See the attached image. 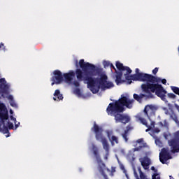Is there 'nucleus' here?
Segmentation results:
<instances>
[{
	"label": "nucleus",
	"mask_w": 179,
	"mask_h": 179,
	"mask_svg": "<svg viewBox=\"0 0 179 179\" xmlns=\"http://www.w3.org/2000/svg\"><path fill=\"white\" fill-rule=\"evenodd\" d=\"M133 97L134 100H136V101H138V103H142V99L143 97H148V95L145 94H140L139 95L137 94H134Z\"/></svg>",
	"instance_id": "17"
},
{
	"label": "nucleus",
	"mask_w": 179,
	"mask_h": 179,
	"mask_svg": "<svg viewBox=\"0 0 179 179\" xmlns=\"http://www.w3.org/2000/svg\"><path fill=\"white\" fill-rule=\"evenodd\" d=\"M115 78L116 85H120V83H122V82H124L122 81V71L117 72Z\"/></svg>",
	"instance_id": "18"
},
{
	"label": "nucleus",
	"mask_w": 179,
	"mask_h": 179,
	"mask_svg": "<svg viewBox=\"0 0 179 179\" xmlns=\"http://www.w3.org/2000/svg\"><path fill=\"white\" fill-rule=\"evenodd\" d=\"M74 93H76V94H80V89L76 88V89L74 90Z\"/></svg>",
	"instance_id": "31"
},
{
	"label": "nucleus",
	"mask_w": 179,
	"mask_h": 179,
	"mask_svg": "<svg viewBox=\"0 0 179 179\" xmlns=\"http://www.w3.org/2000/svg\"><path fill=\"white\" fill-rule=\"evenodd\" d=\"M129 75V73H126V74H124V76L126 78V80L128 81V83L129 85H131V83H132V80H134V79L132 78V75L131 76H128Z\"/></svg>",
	"instance_id": "22"
},
{
	"label": "nucleus",
	"mask_w": 179,
	"mask_h": 179,
	"mask_svg": "<svg viewBox=\"0 0 179 179\" xmlns=\"http://www.w3.org/2000/svg\"><path fill=\"white\" fill-rule=\"evenodd\" d=\"M159 124L162 127H163V122H160Z\"/></svg>",
	"instance_id": "44"
},
{
	"label": "nucleus",
	"mask_w": 179,
	"mask_h": 179,
	"mask_svg": "<svg viewBox=\"0 0 179 179\" xmlns=\"http://www.w3.org/2000/svg\"><path fill=\"white\" fill-rule=\"evenodd\" d=\"M160 80H162L157 77L156 81L143 83L141 90L143 93L147 94L148 99H153V94L152 93H155L156 96L160 97L162 101L167 102V99H166L167 91L164 90L162 85L159 84Z\"/></svg>",
	"instance_id": "3"
},
{
	"label": "nucleus",
	"mask_w": 179,
	"mask_h": 179,
	"mask_svg": "<svg viewBox=\"0 0 179 179\" xmlns=\"http://www.w3.org/2000/svg\"><path fill=\"white\" fill-rule=\"evenodd\" d=\"M131 78L134 81L146 82V83L156 82V80H157V77L152 74L140 73L139 69H136V74L131 75Z\"/></svg>",
	"instance_id": "6"
},
{
	"label": "nucleus",
	"mask_w": 179,
	"mask_h": 179,
	"mask_svg": "<svg viewBox=\"0 0 179 179\" xmlns=\"http://www.w3.org/2000/svg\"><path fill=\"white\" fill-rule=\"evenodd\" d=\"M76 66L77 69L76 73L78 82H85L87 83L88 89L96 94L99 93L100 89H111L114 87V84L111 82H107L108 77L106 74H101L100 78H93V73L96 71V66L89 62H85V59H81L78 62L76 60Z\"/></svg>",
	"instance_id": "1"
},
{
	"label": "nucleus",
	"mask_w": 179,
	"mask_h": 179,
	"mask_svg": "<svg viewBox=\"0 0 179 179\" xmlns=\"http://www.w3.org/2000/svg\"><path fill=\"white\" fill-rule=\"evenodd\" d=\"M156 110H157V108L153 105H147L144 108V114L148 117V118H150L149 115H152V114H155L156 113Z\"/></svg>",
	"instance_id": "11"
},
{
	"label": "nucleus",
	"mask_w": 179,
	"mask_h": 179,
	"mask_svg": "<svg viewBox=\"0 0 179 179\" xmlns=\"http://www.w3.org/2000/svg\"><path fill=\"white\" fill-rule=\"evenodd\" d=\"M168 145L171 148V153H179V131H177L173 138L168 141Z\"/></svg>",
	"instance_id": "8"
},
{
	"label": "nucleus",
	"mask_w": 179,
	"mask_h": 179,
	"mask_svg": "<svg viewBox=\"0 0 179 179\" xmlns=\"http://www.w3.org/2000/svg\"><path fill=\"white\" fill-rule=\"evenodd\" d=\"M143 142V138H140L137 140V143H142Z\"/></svg>",
	"instance_id": "39"
},
{
	"label": "nucleus",
	"mask_w": 179,
	"mask_h": 179,
	"mask_svg": "<svg viewBox=\"0 0 179 179\" xmlns=\"http://www.w3.org/2000/svg\"><path fill=\"white\" fill-rule=\"evenodd\" d=\"M54 76L52 77V86H54L55 85H59V83H62L64 82V76L62 75V72L59 70H55L53 71Z\"/></svg>",
	"instance_id": "9"
},
{
	"label": "nucleus",
	"mask_w": 179,
	"mask_h": 179,
	"mask_svg": "<svg viewBox=\"0 0 179 179\" xmlns=\"http://www.w3.org/2000/svg\"><path fill=\"white\" fill-rule=\"evenodd\" d=\"M0 90H1L3 94H9V85L6 84L5 78L0 79Z\"/></svg>",
	"instance_id": "12"
},
{
	"label": "nucleus",
	"mask_w": 179,
	"mask_h": 179,
	"mask_svg": "<svg viewBox=\"0 0 179 179\" xmlns=\"http://www.w3.org/2000/svg\"><path fill=\"white\" fill-rule=\"evenodd\" d=\"M128 132H129V129L127 127V129L124 130V132L122 134V136L123 139H124L125 142H128Z\"/></svg>",
	"instance_id": "21"
},
{
	"label": "nucleus",
	"mask_w": 179,
	"mask_h": 179,
	"mask_svg": "<svg viewBox=\"0 0 179 179\" xmlns=\"http://www.w3.org/2000/svg\"><path fill=\"white\" fill-rule=\"evenodd\" d=\"M75 74L76 75V71L71 70L69 73H65L63 74V76L67 83H71L73 80V78H75Z\"/></svg>",
	"instance_id": "15"
},
{
	"label": "nucleus",
	"mask_w": 179,
	"mask_h": 179,
	"mask_svg": "<svg viewBox=\"0 0 179 179\" xmlns=\"http://www.w3.org/2000/svg\"><path fill=\"white\" fill-rule=\"evenodd\" d=\"M137 120H138V121H140V122H141V124H143V125H145V127H148V122L146 121V119L142 117L141 115H138L136 116Z\"/></svg>",
	"instance_id": "20"
},
{
	"label": "nucleus",
	"mask_w": 179,
	"mask_h": 179,
	"mask_svg": "<svg viewBox=\"0 0 179 179\" xmlns=\"http://www.w3.org/2000/svg\"><path fill=\"white\" fill-rule=\"evenodd\" d=\"M106 170H107L108 171H110V169H106Z\"/></svg>",
	"instance_id": "49"
},
{
	"label": "nucleus",
	"mask_w": 179,
	"mask_h": 179,
	"mask_svg": "<svg viewBox=\"0 0 179 179\" xmlns=\"http://www.w3.org/2000/svg\"><path fill=\"white\" fill-rule=\"evenodd\" d=\"M10 114H13V111L12 110H10Z\"/></svg>",
	"instance_id": "47"
},
{
	"label": "nucleus",
	"mask_w": 179,
	"mask_h": 179,
	"mask_svg": "<svg viewBox=\"0 0 179 179\" xmlns=\"http://www.w3.org/2000/svg\"><path fill=\"white\" fill-rule=\"evenodd\" d=\"M116 68L120 71V72H124V71H127V73H132V70L128 66H124V64L119 61L116 62Z\"/></svg>",
	"instance_id": "14"
},
{
	"label": "nucleus",
	"mask_w": 179,
	"mask_h": 179,
	"mask_svg": "<svg viewBox=\"0 0 179 179\" xmlns=\"http://www.w3.org/2000/svg\"><path fill=\"white\" fill-rule=\"evenodd\" d=\"M141 166L143 167L144 170H148L149 166L151 164L150 159L148 157H144L141 161Z\"/></svg>",
	"instance_id": "16"
},
{
	"label": "nucleus",
	"mask_w": 179,
	"mask_h": 179,
	"mask_svg": "<svg viewBox=\"0 0 179 179\" xmlns=\"http://www.w3.org/2000/svg\"><path fill=\"white\" fill-rule=\"evenodd\" d=\"M162 83L163 85H166V83H167V80H166V79H162Z\"/></svg>",
	"instance_id": "37"
},
{
	"label": "nucleus",
	"mask_w": 179,
	"mask_h": 179,
	"mask_svg": "<svg viewBox=\"0 0 179 179\" xmlns=\"http://www.w3.org/2000/svg\"><path fill=\"white\" fill-rule=\"evenodd\" d=\"M136 176V179H139V178L138 177V174H136V173H135Z\"/></svg>",
	"instance_id": "46"
},
{
	"label": "nucleus",
	"mask_w": 179,
	"mask_h": 179,
	"mask_svg": "<svg viewBox=\"0 0 179 179\" xmlns=\"http://www.w3.org/2000/svg\"><path fill=\"white\" fill-rule=\"evenodd\" d=\"M8 120H9L8 109L4 103H0V132L3 134H8L6 138L10 136L9 129L5 125V122L8 121Z\"/></svg>",
	"instance_id": "4"
},
{
	"label": "nucleus",
	"mask_w": 179,
	"mask_h": 179,
	"mask_svg": "<svg viewBox=\"0 0 179 179\" xmlns=\"http://www.w3.org/2000/svg\"><path fill=\"white\" fill-rule=\"evenodd\" d=\"M170 179H171V178H170Z\"/></svg>",
	"instance_id": "51"
},
{
	"label": "nucleus",
	"mask_w": 179,
	"mask_h": 179,
	"mask_svg": "<svg viewBox=\"0 0 179 179\" xmlns=\"http://www.w3.org/2000/svg\"><path fill=\"white\" fill-rule=\"evenodd\" d=\"M10 106L11 107H17V105L16 104V103L15 102V101H12L10 102Z\"/></svg>",
	"instance_id": "32"
},
{
	"label": "nucleus",
	"mask_w": 179,
	"mask_h": 179,
	"mask_svg": "<svg viewBox=\"0 0 179 179\" xmlns=\"http://www.w3.org/2000/svg\"><path fill=\"white\" fill-rule=\"evenodd\" d=\"M135 150H138V148H135Z\"/></svg>",
	"instance_id": "50"
},
{
	"label": "nucleus",
	"mask_w": 179,
	"mask_h": 179,
	"mask_svg": "<svg viewBox=\"0 0 179 179\" xmlns=\"http://www.w3.org/2000/svg\"><path fill=\"white\" fill-rule=\"evenodd\" d=\"M107 137L108 138L111 145L114 146V145H118L120 143V141H118V138L115 136L113 135V131H106Z\"/></svg>",
	"instance_id": "13"
},
{
	"label": "nucleus",
	"mask_w": 179,
	"mask_h": 179,
	"mask_svg": "<svg viewBox=\"0 0 179 179\" xmlns=\"http://www.w3.org/2000/svg\"><path fill=\"white\" fill-rule=\"evenodd\" d=\"M54 96L57 98V101H59L60 100H62L64 99V96L62 94H61L59 90H56L55 91Z\"/></svg>",
	"instance_id": "19"
},
{
	"label": "nucleus",
	"mask_w": 179,
	"mask_h": 179,
	"mask_svg": "<svg viewBox=\"0 0 179 179\" xmlns=\"http://www.w3.org/2000/svg\"><path fill=\"white\" fill-rule=\"evenodd\" d=\"M10 118L12 121H14L15 124H16V119L13 115L10 116Z\"/></svg>",
	"instance_id": "35"
},
{
	"label": "nucleus",
	"mask_w": 179,
	"mask_h": 179,
	"mask_svg": "<svg viewBox=\"0 0 179 179\" xmlns=\"http://www.w3.org/2000/svg\"><path fill=\"white\" fill-rule=\"evenodd\" d=\"M9 99H13V97L12 96H9Z\"/></svg>",
	"instance_id": "45"
},
{
	"label": "nucleus",
	"mask_w": 179,
	"mask_h": 179,
	"mask_svg": "<svg viewBox=\"0 0 179 179\" xmlns=\"http://www.w3.org/2000/svg\"><path fill=\"white\" fill-rule=\"evenodd\" d=\"M139 171H140V178L141 179H145V173H143V172H142L141 169H139Z\"/></svg>",
	"instance_id": "28"
},
{
	"label": "nucleus",
	"mask_w": 179,
	"mask_h": 179,
	"mask_svg": "<svg viewBox=\"0 0 179 179\" xmlns=\"http://www.w3.org/2000/svg\"><path fill=\"white\" fill-rule=\"evenodd\" d=\"M152 179H160V176H159V174L155 173V174L152 176Z\"/></svg>",
	"instance_id": "29"
},
{
	"label": "nucleus",
	"mask_w": 179,
	"mask_h": 179,
	"mask_svg": "<svg viewBox=\"0 0 179 179\" xmlns=\"http://www.w3.org/2000/svg\"><path fill=\"white\" fill-rule=\"evenodd\" d=\"M8 129H13L14 127H13V123L10 122H8Z\"/></svg>",
	"instance_id": "26"
},
{
	"label": "nucleus",
	"mask_w": 179,
	"mask_h": 179,
	"mask_svg": "<svg viewBox=\"0 0 179 179\" xmlns=\"http://www.w3.org/2000/svg\"><path fill=\"white\" fill-rule=\"evenodd\" d=\"M53 100H55V101H57V98L56 97H53Z\"/></svg>",
	"instance_id": "43"
},
{
	"label": "nucleus",
	"mask_w": 179,
	"mask_h": 179,
	"mask_svg": "<svg viewBox=\"0 0 179 179\" xmlns=\"http://www.w3.org/2000/svg\"><path fill=\"white\" fill-rule=\"evenodd\" d=\"M2 47H3V43H1L0 44V48H2Z\"/></svg>",
	"instance_id": "41"
},
{
	"label": "nucleus",
	"mask_w": 179,
	"mask_h": 179,
	"mask_svg": "<svg viewBox=\"0 0 179 179\" xmlns=\"http://www.w3.org/2000/svg\"><path fill=\"white\" fill-rule=\"evenodd\" d=\"M111 64V63L108 61H103V66L104 68H108V66H110V65Z\"/></svg>",
	"instance_id": "25"
},
{
	"label": "nucleus",
	"mask_w": 179,
	"mask_h": 179,
	"mask_svg": "<svg viewBox=\"0 0 179 179\" xmlns=\"http://www.w3.org/2000/svg\"><path fill=\"white\" fill-rule=\"evenodd\" d=\"M167 96H168L169 99H176V97H177V96L176 94H174L173 93H168Z\"/></svg>",
	"instance_id": "24"
},
{
	"label": "nucleus",
	"mask_w": 179,
	"mask_h": 179,
	"mask_svg": "<svg viewBox=\"0 0 179 179\" xmlns=\"http://www.w3.org/2000/svg\"><path fill=\"white\" fill-rule=\"evenodd\" d=\"M73 85H74L76 87H79V86H80V83H79V81L78 80H74Z\"/></svg>",
	"instance_id": "27"
},
{
	"label": "nucleus",
	"mask_w": 179,
	"mask_h": 179,
	"mask_svg": "<svg viewBox=\"0 0 179 179\" xmlns=\"http://www.w3.org/2000/svg\"><path fill=\"white\" fill-rule=\"evenodd\" d=\"M154 134H159L160 132V129L159 128H156L153 129Z\"/></svg>",
	"instance_id": "33"
},
{
	"label": "nucleus",
	"mask_w": 179,
	"mask_h": 179,
	"mask_svg": "<svg viewBox=\"0 0 179 179\" xmlns=\"http://www.w3.org/2000/svg\"><path fill=\"white\" fill-rule=\"evenodd\" d=\"M109 66L111 69H114V71H117V69H115V66H114L113 63H110V65Z\"/></svg>",
	"instance_id": "34"
},
{
	"label": "nucleus",
	"mask_w": 179,
	"mask_h": 179,
	"mask_svg": "<svg viewBox=\"0 0 179 179\" xmlns=\"http://www.w3.org/2000/svg\"><path fill=\"white\" fill-rule=\"evenodd\" d=\"M134 103H135L134 99H129L128 97L123 96L117 101L110 103L106 108V113L108 115L115 117L116 123L128 124L131 121V118L127 115L121 114V113H124L125 110L124 107L129 109L132 108Z\"/></svg>",
	"instance_id": "2"
},
{
	"label": "nucleus",
	"mask_w": 179,
	"mask_h": 179,
	"mask_svg": "<svg viewBox=\"0 0 179 179\" xmlns=\"http://www.w3.org/2000/svg\"><path fill=\"white\" fill-rule=\"evenodd\" d=\"M157 72H159V68H157V67L155 68V69L152 70L153 75H156V73H157Z\"/></svg>",
	"instance_id": "30"
},
{
	"label": "nucleus",
	"mask_w": 179,
	"mask_h": 179,
	"mask_svg": "<svg viewBox=\"0 0 179 179\" xmlns=\"http://www.w3.org/2000/svg\"><path fill=\"white\" fill-rule=\"evenodd\" d=\"M91 129L94 132L96 141H101L104 150L108 153L110 151V144H108L107 138L103 136V128L99 127L97 124H96V122H94V126Z\"/></svg>",
	"instance_id": "5"
},
{
	"label": "nucleus",
	"mask_w": 179,
	"mask_h": 179,
	"mask_svg": "<svg viewBox=\"0 0 179 179\" xmlns=\"http://www.w3.org/2000/svg\"><path fill=\"white\" fill-rule=\"evenodd\" d=\"M19 125H20V122H18L17 124H15V129H17L19 128Z\"/></svg>",
	"instance_id": "38"
},
{
	"label": "nucleus",
	"mask_w": 179,
	"mask_h": 179,
	"mask_svg": "<svg viewBox=\"0 0 179 179\" xmlns=\"http://www.w3.org/2000/svg\"><path fill=\"white\" fill-rule=\"evenodd\" d=\"M111 171L112 173H115V167H112Z\"/></svg>",
	"instance_id": "40"
},
{
	"label": "nucleus",
	"mask_w": 179,
	"mask_h": 179,
	"mask_svg": "<svg viewBox=\"0 0 179 179\" xmlns=\"http://www.w3.org/2000/svg\"><path fill=\"white\" fill-rule=\"evenodd\" d=\"M167 136H169V135H165L164 136L165 139H168Z\"/></svg>",
	"instance_id": "42"
},
{
	"label": "nucleus",
	"mask_w": 179,
	"mask_h": 179,
	"mask_svg": "<svg viewBox=\"0 0 179 179\" xmlns=\"http://www.w3.org/2000/svg\"><path fill=\"white\" fill-rule=\"evenodd\" d=\"M158 142H160V141H155V143H157Z\"/></svg>",
	"instance_id": "48"
},
{
	"label": "nucleus",
	"mask_w": 179,
	"mask_h": 179,
	"mask_svg": "<svg viewBox=\"0 0 179 179\" xmlns=\"http://www.w3.org/2000/svg\"><path fill=\"white\" fill-rule=\"evenodd\" d=\"M151 170H152V171H155V173H157V169H156V168H155V166H152V167H151Z\"/></svg>",
	"instance_id": "36"
},
{
	"label": "nucleus",
	"mask_w": 179,
	"mask_h": 179,
	"mask_svg": "<svg viewBox=\"0 0 179 179\" xmlns=\"http://www.w3.org/2000/svg\"><path fill=\"white\" fill-rule=\"evenodd\" d=\"M92 152L98 163V170L99 173H101L104 179H108V176L106 174V172H104V170H106V164L101 160L100 153L99 152V148L94 144H92Z\"/></svg>",
	"instance_id": "7"
},
{
	"label": "nucleus",
	"mask_w": 179,
	"mask_h": 179,
	"mask_svg": "<svg viewBox=\"0 0 179 179\" xmlns=\"http://www.w3.org/2000/svg\"><path fill=\"white\" fill-rule=\"evenodd\" d=\"M148 129L145 130V132H149L152 130V128H155V122L152 121L150 125L145 126Z\"/></svg>",
	"instance_id": "23"
},
{
	"label": "nucleus",
	"mask_w": 179,
	"mask_h": 179,
	"mask_svg": "<svg viewBox=\"0 0 179 179\" xmlns=\"http://www.w3.org/2000/svg\"><path fill=\"white\" fill-rule=\"evenodd\" d=\"M170 159H173V157H171L169 150L162 148L159 153V160L161 163H162V164H166V162H167V160H170Z\"/></svg>",
	"instance_id": "10"
}]
</instances>
